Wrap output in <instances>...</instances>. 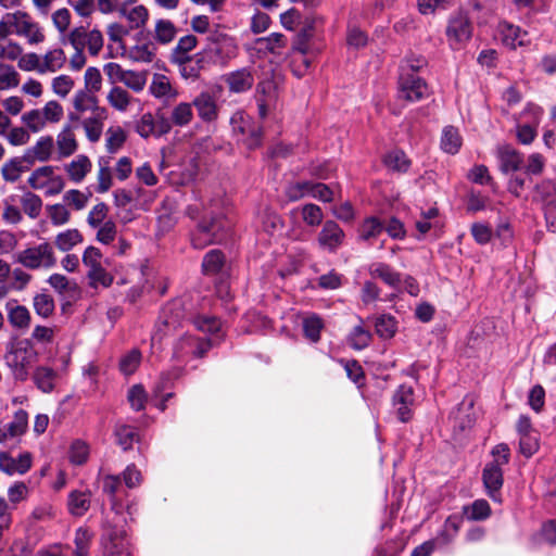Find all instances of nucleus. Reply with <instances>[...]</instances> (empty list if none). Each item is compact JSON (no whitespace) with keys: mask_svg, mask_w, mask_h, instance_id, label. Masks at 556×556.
Returning a JSON list of instances; mask_svg holds the SVG:
<instances>
[{"mask_svg":"<svg viewBox=\"0 0 556 556\" xmlns=\"http://www.w3.org/2000/svg\"><path fill=\"white\" fill-rule=\"evenodd\" d=\"M194 119V112L191 102H179L175 104L170 111L168 118L164 123L169 124V130L172 127L185 128L188 127Z\"/></svg>","mask_w":556,"mask_h":556,"instance_id":"cd10ccee","label":"nucleus"},{"mask_svg":"<svg viewBox=\"0 0 556 556\" xmlns=\"http://www.w3.org/2000/svg\"><path fill=\"white\" fill-rule=\"evenodd\" d=\"M472 401H464L459 407L452 413L451 418L454 420V426L459 427L462 430L471 427L473 422Z\"/></svg>","mask_w":556,"mask_h":556,"instance_id":"8fccbe9b","label":"nucleus"},{"mask_svg":"<svg viewBox=\"0 0 556 556\" xmlns=\"http://www.w3.org/2000/svg\"><path fill=\"white\" fill-rule=\"evenodd\" d=\"M15 262L28 269H50L56 265V257L53 245L41 242L20 251Z\"/></svg>","mask_w":556,"mask_h":556,"instance_id":"423d86ee","label":"nucleus"},{"mask_svg":"<svg viewBox=\"0 0 556 556\" xmlns=\"http://www.w3.org/2000/svg\"><path fill=\"white\" fill-rule=\"evenodd\" d=\"M400 97L410 102L419 101L428 94V86L416 74L402 73L400 78Z\"/></svg>","mask_w":556,"mask_h":556,"instance_id":"dca6fc26","label":"nucleus"},{"mask_svg":"<svg viewBox=\"0 0 556 556\" xmlns=\"http://www.w3.org/2000/svg\"><path fill=\"white\" fill-rule=\"evenodd\" d=\"M103 254L99 248L89 245L85 249L81 262L87 268L86 276L89 286L93 289L109 288L113 283V276L102 265Z\"/></svg>","mask_w":556,"mask_h":556,"instance_id":"39448f33","label":"nucleus"},{"mask_svg":"<svg viewBox=\"0 0 556 556\" xmlns=\"http://www.w3.org/2000/svg\"><path fill=\"white\" fill-rule=\"evenodd\" d=\"M198 43V39L193 35H186L181 37L174 51H173V59L176 63H184V61H189L188 53L192 51Z\"/></svg>","mask_w":556,"mask_h":556,"instance_id":"09e8293b","label":"nucleus"},{"mask_svg":"<svg viewBox=\"0 0 556 556\" xmlns=\"http://www.w3.org/2000/svg\"><path fill=\"white\" fill-rule=\"evenodd\" d=\"M462 526V517L453 515L446 518L442 529L437 534L435 544L441 547L448 545L456 538Z\"/></svg>","mask_w":556,"mask_h":556,"instance_id":"ea45409f","label":"nucleus"},{"mask_svg":"<svg viewBox=\"0 0 556 556\" xmlns=\"http://www.w3.org/2000/svg\"><path fill=\"white\" fill-rule=\"evenodd\" d=\"M414 405V391L412 387L400 386L393 395V407L401 421L406 422L412 418Z\"/></svg>","mask_w":556,"mask_h":556,"instance_id":"5701e85b","label":"nucleus"},{"mask_svg":"<svg viewBox=\"0 0 556 556\" xmlns=\"http://www.w3.org/2000/svg\"><path fill=\"white\" fill-rule=\"evenodd\" d=\"M8 317L11 325L15 328H26L30 323L29 311L22 305H12L8 307Z\"/></svg>","mask_w":556,"mask_h":556,"instance_id":"e2e57ef3","label":"nucleus"},{"mask_svg":"<svg viewBox=\"0 0 556 556\" xmlns=\"http://www.w3.org/2000/svg\"><path fill=\"white\" fill-rule=\"evenodd\" d=\"M89 453V445L85 441L77 439L71 444L68 452L70 462L74 465H83L87 462Z\"/></svg>","mask_w":556,"mask_h":556,"instance_id":"69168bd1","label":"nucleus"},{"mask_svg":"<svg viewBox=\"0 0 556 556\" xmlns=\"http://www.w3.org/2000/svg\"><path fill=\"white\" fill-rule=\"evenodd\" d=\"M522 115H529L531 122L529 124H517L516 136L520 143L530 144L536 137V127L541 122L543 110L539 105L528 104L522 112Z\"/></svg>","mask_w":556,"mask_h":556,"instance_id":"f3484780","label":"nucleus"},{"mask_svg":"<svg viewBox=\"0 0 556 556\" xmlns=\"http://www.w3.org/2000/svg\"><path fill=\"white\" fill-rule=\"evenodd\" d=\"M56 148L60 157H68L77 151L78 143L76 135L71 126H64L58 134Z\"/></svg>","mask_w":556,"mask_h":556,"instance_id":"e433bc0d","label":"nucleus"},{"mask_svg":"<svg viewBox=\"0 0 556 556\" xmlns=\"http://www.w3.org/2000/svg\"><path fill=\"white\" fill-rule=\"evenodd\" d=\"M11 34L10 29L0 23V59L17 61L23 53V47L17 41L9 38Z\"/></svg>","mask_w":556,"mask_h":556,"instance_id":"72a5a7b5","label":"nucleus"},{"mask_svg":"<svg viewBox=\"0 0 556 556\" xmlns=\"http://www.w3.org/2000/svg\"><path fill=\"white\" fill-rule=\"evenodd\" d=\"M94 229L96 240L101 244L110 245L117 237V225L113 219H108Z\"/></svg>","mask_w":556,"mask_h":556,"instance_id":"052dcab7","label":"nucleus"},{"mask_svg":"<svg viewBox=\"0 0 556 556\" xmlns=\"http://www.w3.org/2000/svg\"><path fill=\"white\" fill-rule=\"evenodd\" d=\"M176 35V28L169 20H157L155 23L154 38L157 42L169 43Z\"/></svg>","mask_w":556,"mask_h":556,"instance_id":"680f3d73","label":"nucleus"},{"mask_svg":"<svg viewBox=\"0 0 556 556\" xmlns=\"http://www.w3.org/2000/svg\"><path fill=\"white\" fill-rule=\"evenodd\" d=\"M230 124L233 132L242 136V141L249 149H254L261 144V127L247 113L242 111L233 113Z\"/></svg>","mask_w":556,"mask_h":556,"instance_id":"1a4fd4ad","label":"nucleus"},{"mask_svg":"<svg viewBox=\"0 0 556 556\" xmlns=\"http://www.w3.org/2000/svg\"><path fill=\"white\" fill-rule=\"evenodd\" d=\"M66 55L61 48L48 50L41 55V75L55 73L64 67Z\"/></svg>","mask_w":556,"mask_h":556,"instance_id":"58836bf2","label":"nucleus"},{"mask_svg":"<svg viewBox=\"0 0 556 556\" xmlns=\"http://www.w3.org/2000/svg\"><path fill=\"white\" fill-rule=\"evenodd\" d=\"M287 46V39L282 34L273 33L267 37L257 38L253 42L252 49L260 54L280 55Z\"/></svg>","mask_w":556,"mask_h":556,"instance_id":"a878e982","label":"nucleus"},{"mask_svg":"<svg viewBox=\"0 0 556 556\" xmlns=\"http://www.w3.org/2000/svg\"><path fill=\"white\" fill-rule=\"evenodd\" d=\"M90 199V193H85L78 189L67 190L63 194V202L66 206H71L76 211L84 210Z\"/></svg>","mask_w":556,"mask_h":556,"instance_id":"0e129e2a","label":"nucleus"},{"mask_svg":"<svg viewBox=\"0 0 556 556\" xmlns=\"http://www.w3.org/2000/svg\"><path fill=\"white\" fill-rule=\"evenodd\" d=\"M136 131L142 138L161 137L169 132V124L164 121L156 123L151 113H144L136 125Z\"/></svg>","mask_w":556,"mask_h":556,"instance_id":"c85d7f7f","label":"nucleus"},{"mask_svg":"<svg viewBox=\"0 0 556 556\" xmlns=\"http://www.w3.org/2000/svg\"><path fill=\"white\" fill-rule=\"evenodd\" d=\"M96 92L79 89L75 92L73 98V106L78 113H85L87 111H96V113L101 112L102 109L98 106V99L94 94Z\"/></svg>","mask_w":556,"mask_h":556,"instance_id":"79ce46f5","label":"nucleus"},{"mask_svg":"<svg viewBox=\"0 0 556 556\" xmlns=\"http://www.w3.org/2000/svg\"><path fill=\"white\" fill-rule=\"evenodd\" d=\"M498 168L504 175L519 170L523 164V155L510 144H498L495 149Z\"/></svg>","mask_w":556,"mask_h":556,"instance_id":"a211bd4d","label":"nucleus"},{"mask_svg":"<svg viewBox=\"0 0 556 556\" xmlns=\"http://www.w3.org/2000/svg\"><path fill=\"white\" fill-rule=\"evenodd\" d=\"M384 165L394 172L405 173L410 166V161L401 150H392L384 156Z\"/></svg>","mask_w":556,"mask_h":556,"instance_id":"864d4df0","label":"nucleus"},{"mask_svg":"<svg viewBox=\"0 0 556 556\" xmlns=\"http://www.w3.org/2000/svg\"><path fill=\"white\" fill-rule=\"evenodd\" d=\"M38 353L29 339H13L5 345L4 364L15 380L25 381Z\"/></svg>","mask_w":556,"mask_h":556,"instance_id":"f257e3e1","label":"nucleus"},{"mask_svg":"<svg viewBox=\"0 0 556 556\" xmlns=\"http://www.w3.org/2000/svg\"><path fill=\"white\" fill-rule=\"evenodd\" d=\"M375 328L380 338L390 339L396 332L397 323L393 316L383 314L376 319Z\"/></svg>","mask_w":556,"mask_h":556,"instance_id":"bf43d9fd","label":"nucleus"},{"mask_svg":"<svg viewBox=\"0 0 556 556\" xmlns=\"http://www.w3.org/2000/svg\"><path fill=\"white\" fill-rule=\"evenodd\" d=\"M91 492L89 490H73L67 496V509L74 517L84 516L91 505Z\"/></svg>","mask_w":556,"mask_h":556,"instance_id":"473e14b6","label":"nucleus"},{"mask_svg":"<svg viewBox=\"0 0 556 556\" xmlns=\"http://www.w3.org/2000/svg\"><path fill=\"white\" fill-rule=\"evenodd\" d=\"M96 191L98 193L108 192L113 185V176L111 172V160L106 156H100L98 160Z\"/></svg>","mask_w":556,"mask_h":556,"instance_id":"37998d69","label":"nucleus"},{"mask_svg":"<svg viewBox=\"0 0 556 556\" xmlns=\"http://www.w3.org/2000/svg\"><path fill=\"white\" fill-rule=\"evenodd\" d=\"M212 344L211 340H199L185 333L174 344V357L177 359H182L188 355L201 357L211 349Z\"/></svg>","mask_w":556,"mask_h":556,"instance_id":"9b49d317","label":"nucleus"},{"mask_svg":"<svg viewBox=\"0 0 556 556\" xmlns=\"http://www.w3.org/2000/svg\"><path fill=\"white\" fill-rule=\"evenodd\" d=\"M114 433L116 437L117 444L124 451L131 448L134 442L138 440V432H137L136 428L128 426V425H124V424L116 425Z\"/></svg>","mask_w":556,"mask_h":556,"instance_id":"603ef678","label":"nucleus"},{"mask_svg":"<svg viewBox=\"0 0 556 556\" xmlns=\"http://www.w3.org/2000/svg\"><path fill=\"white\" fill-rule=\"evenodd\" d=\"M118 14L128 22L129 29L141 28L149 20V10L143 4L130 7L123 2L118 8Z\"/></svg>","mask_w":556,"mask_h":556,"instance_id":"bb28decb","label":"nucleus"},{"mask_svg":"<svg viewBox=\"0 0 556 556\" xmlns=\"http://www.w3.org/2000/svg\"><path fill=\"white\" fill-rule=\"evenodd\" d=\"M368 270L372 278H379L389 287L400 289L401 275L390 265L384 263H372Z\"/></svg>","mask_w":556,"mask_h":556,"instance_id":"c9c22d12","label":"nucleus"},{"mask_svg":"<svg viewBox=\"0 0 556 556\" xmlns=\"http://www.w3.org/2000/svg\"><path fill=\"white\" fill-rule=\"evenodd\" d=\"M303 332L306 339L316 343L320 339V331L324 328L323 319L316 314L307 315L302 321Z\"/></svg>","mask_w":556,"mask_h":556,"instance_id":"de8ad7c7","label":"nucleus"},{"mask_svg":"<svg viewBox=\"0 0 556 556\" xmlns=\"http://www.w3.org/2000/svg\"><path fill=\"white\" fill-rule=\"evenodd\" d=\"M106 101L115 111L126 113L137 100L125 88L113 86L106 94Z\"/></svg>","mask_w":556,"mask_h":556,"instance_id":"f704fd0d","label":"nucleus"},{"mask_svg":"<svg viewBox=\"0 0 556 556\" xmlns=\"http://www.w3.org/2000/svg\"><path fill=\"white\" fill-rule=\"evenodd\" d=\"M149 92L159 100H174L178 96L177 89L172 85L170 79L163 74H154L149 86Z\"/></svg>","mask_w":556,"mask_h":556,"instance_id":"7c9ffc66","label":"nucleus"},{"mask_svg":"<svg viewBox=\"0 0 556 556\" xmlns=\"http://www.w3.org/2000/svg\"><path fill=\"white\" fill-rule=\"evenodd\" d=\"M446 39L452 50L463 49L472 36V24L469 17L464 13H456L448 20Z\"/></svg>","mask_w":556,"mask_h":556,"instance_id":"6e6552de","label":"nucleus"},{"mask_svg":"<svg viewBox=\"0 0 556 556\" xmlns=\"http://www.w3.org/2000/svg\"><path fill=\"white\" fill-rule=\"evenodd\" d=\"M27 413L18 410L11 421L0 427V443L21 437L27 428Z\"/></svg>","mask_w":556,"mask_h":556,"instance_id":"c756f323","label":"nucleus"},{"mask_svg":"<svg viewBox=\"0 0 556 556\" xmlns=\"http://www.w3.org/2000/svg\"><path fill=\"white\" fill-rule=\"evenodd\" d=\"M344 232L333 220H327L318 235V244L320 248L330 252L336 251L343 242Z\"/></svg>","mask_w":556,"mask_h":556,"instance_id":"4be33fe9","label":"nucleus"},{"mask_svg":"<svg viewBox=\"0 0 556 556\" xmlns=\"http://www.w3.org/2000/svg\"><path fill=\"white\" fill-rule=\"evenodd\" d=\"M141 352L138 349H132L124 354L119 359V370L125 376L132 375L141 363Z\"/></svg>","mask_w":556,"mask_h":556,"instance_id":"13d9d810","label":"nucleus"},{"mask_svg":"<svg viewBox=\"0 0 556 556\" xmlns=\"http://www.w3.org/2000/svg\"><path fill=\"white\" fill-rule=\"evenodd\" d=\"M210 220L203 218L192 233L191 242L195 249H203L212 243H219L225 238L227 224L220 215H213V210L206 213Z\"/></svg>","mask_w":556,"mask_h":556,"instance_id":"20e7f679","label":"nucleus"},{"mask_svg":"<svg viewBox=\"0 0 556 556\" xmlns=\"http://www.w3.org/2000/svg\"><path fill=\"white\" fill-rule=\"evenodd\" d=\"M533 201L541 202L544 206L547 224L551 213L556 211V184L552 179H544L534 187ZM553 231H556L555 222H551Z\"/></svg>","mask_w":556,"mask_h":556,"instance_id":"2eb2a0df","label":"nucleus"},{"mask_svg":"<svg viewBox=\"0 0 556 556\" xmlns=\"http://www.w3.org/2000/svg\"><path fill=\"white\" fill-rule=\"evenodd\" d=\"M254 74L252 67H241L226 73L223 76V81L230 93H243L252 89L255 81Z\"/></svg>","mask_w":556,"mask_h":556,"instance_id":"ddd939ff","label":"nucleus"},{"mask_svg":"<svg viewBox=\"0 0 556 556\" xmlns=\"http://www.w3.org/2000/svg\"><path fill=\"white\" fill-rule=\"evenodd\" d=\"M192 109L197 110L199 118L204 123H214L219 116V105L217 98L210 91H201L192 102Z\"/></svg>","mask_w":556,"mask_h":556,"instance_id":"4468645a","label":"nucleus"},{"mask_svg":"<svg viewBox=\"0 0 556 556\" xmlns=\"http://www.w3.org/2000/svg\"><path fill=\"white\" fill-rule=\"evenodd\" d=\"M257 106L261 118H265L278 105V88L275 81L264 80L257 86Z\"/></svg>","mask_w":556,"mask_h":556,"instance_id":"6ab92c4d","label":"nucleus"},{"mask_svg":"<svg viewBox=\"0 0 556 556\" xmlns=\"http://www.w3.org/2000/svg\"><path fill=\"white\" fill-rule=\"evenodd\" d=\"M497 34L503 45L509 49L515 50L518 47L530 45L528 31L511 23L501 22L497 26Z\"/></svg>","mask_w":556,"mask_h":556,"instance_id":"aec40b11","label":"nucleus"},{"mask_svg":"<svg viewBox=\"0 0 556 556\" xmlns=\"http://www.w3.org/2000/svg\"><path fill=\"white\" fill-rule=\"evenodd\" d=\"M20 77L13 65L0 62V90L16 88L20 85Z\"/></svg>","mask_w":556,"mask_h":556,"instance_id":"6e6d98bb","label":"nucleus"},{"mask_svg":"<svg viewBox=\"0 0 556 556\" xmlns=\"http://www.w3.org/2000/svg\"><path fill=\"white\" fill-rule=\"evenodd\" d=\"M192 321L194 327L203 333L218 334L222 332V321L214 316L197 315Z\"/></svg>","mask_w":556,"mask_h":556,"instance_id":"4d7b16f0","label":"nucleus"},{"mask_svg":"<svg viewBox=\"0 0 556 556\" xmlns=\"http://www.w3.org/2000/svg\"><path fill=\"white\" fill-rule=\"evenodd\" d=\"M126 141V132L121 126H111L105 132V148L111 154L116 153Z\"/></svg>","mask_w":556,"mask_h":556,"instance_id":"5fc2aeb1","label":"nucleus"},{"mask_svg":"<svg viewBox=\"0 0 556 556\" xmlns=\"http://www.w3.org/2000/svg\"><path fill=\"white\" fill-rule=\"evenodd\" d=\"M33 465V456L28 452L12 457L8 452H0V471L8 476L25 475Z\"/></svg>","mask_w":556,"mask_h":556,"instance_id":"412c9836","label":"nucleus"},{"mask_svg":"<svg viewBox=\"0 0 556 556\" xmlns=\"http://www.w3.org/2000/svg\"><path fill=\"white\" fill-rule=\"evenodd\" d=\"M12 34L22 37L29 46H38L46 40L42 26L25 11L7 13L0 21Z\"/></svg>","mask_w":556,"mask_h":556,"instance_id":"7ed1b4c3","label":"nucleus"},{"mask_svg":"<svg viewBox=\"0 0 556 556\" xmlns=\"http://www.w3.org/2000/svg\"><path fill=\"white\" fill-rule=\"evenodd\" d=\"M28 185L41 191L47 197L61 193L65 187V180L54 166L45 165L36 168L27 179Z\"/></svg>","mask_w":556,"mask_h":556,"instance_id":"0eeeda50","label":"nucleus"},{"mask_svg":"<svg viewBox=\"0 0 556 556\" xmlns=\"http://www.w3.org/2000/svg\"><path fill=\"white\" fill-rule=\"evenodd\" d=\"M125 54L132 62L151 63L155 56V47L151 41H137Z\"/></svg>","mask_w":556,"mask_h":556,"instance_id":"4c0bfd02","label":"nucleus"},{"mask_svg":"<svg viewBox=\"0 0 556 556\" xmlns=\"http://www.w3.org/2000/svg\"><path fill=\"white\" fill-rule=\"evenodd\" d=\"M53 146V139L50 136L40 137L27 153L40 162H46L51 156Z\"/></svg>","mask_w":556,"mask_h":556,"instance_id":"3c124183","label":"nucleus"},{"mask_svg":"<svg viewBox=\"0 0 556 556\" xmlns=\"http://www.w3.org/2000/svg\"><path fill=\"white\" fill-rule=\"evenodd\" d=\"M463 144L459 130L454 126H445L442 130L440 146L448 154H456Z\"/></svg>","mask_w":556,"mask_h":556,"instance_id":"c03bdc74","label":"nucleus"},{"mask_svg":"<svg viewBox=\"0 0 556 556\" xmlns=\"http://www.w3.org/2000/svg\"><path fill=\"white\" fill-rule=\"evenodd\" d=\"M122 84L134 92H141L147 85V73L127 70Z\"/></svg>","mask_w":556,"mask_h":556,"instance_id":"774afa93","label":"nucleus"},{"mask_svg":"<svg viewBox=\"0 0 556 556\" xmlns=\"http://www.w3.org/2000/svg\"><path fill=\"white\" fill-rule=\"evenodd\" d=\"M58 374L48 366H39L34 372V381L38 389L45 393H50L55 387Z\"/></svg>","mask_w":556,"mask_h":556,"instance_id":"49530a36","label":"nucleus"},{"mask_svg":"<svg viewBox=\"0 0 556 556\" xmlns=\"http://www.w3.org/2000/svg\"><path fill=\"white\" fill-rule=\"evenodd\" d=\"M23 163V160L20 157H13L7 161L1 168L3 179L10 182L16 181L24 170Z\"/></svg>","mask_w":556,"mask_h":556,"instance_id":"338daca9","label":"nucleus"},{"mask_svg":"<svg viewBox=\"0 0 556 556\" xmlns=\"http://www.w3.org/2000/svg\"><path fill=\"white\" fill-rule=\"evenodd\" d=\"M180 309H181V302L180 301H174L169 305H167L163 309V327L159 328L156 332L152 336V342H161L163 337L169 334L172 330L176 328V323L178 321V318L180 317Z\"/></svg>","mask_w":556,"mask_h":556,"instance_id":"393cba45","label":"nucleus"},{"mask_svg":"<svg viewBox=\"0 0 556 556\" xmlns=\"http://www.w3.org/2000/svg\"><path fill=\"white\" fill-rule=\"evenodd\" d=\"M492 462L483 469V483L488 495L495 502H501L500 490L503 485V467L509 463L510 450L507 444L501 443L493 447Z\"/></svg>","mask_w":556,"mask_h":556,"instance_id":"f03ea898","label":"nucleus"},{"mask_svg":"<svg viewBox=\"0 0 556 556\" xmlns=\"http://www.w3.org/2000/svg\"><path fill=\"white\" fill-rule=\"evenodd\" d=\"M91 160L85 154L76 155L70 163L64 165V170L71 181L80 184L91 172Z\"/></svg>","mask_w":556,"mask_h":556,"instance_id":"2f4dec72","label":"nucleus"},{"mask_svg":"<svg viewBox=\"0 0 556 556\" xmlns=\"http://www.w3.org/2000/svg\"><path fill=\"white\" fill-rule=\"evenodd\" d=\"M105 118V110L96 113L94 115L87 117L83 121V128L86 137L90 142H97L100 140L103 131V121Z\"/></svg>","mask_w":556,"mask_h":556,"instance_id":"a18cd8bd","label":"nucleus"},{"mask_svg":"<svg viewBox=\"0 0 556 556\" xmlns=\"http://www.w3.org/2000/svg\"><path fill=\"white\" fill-rule=\"evenodd\" d=\"M103 556H130L128 542L123 531L109 530L102 539Z\"/></svg>","mask_w":556,"mask_h":556,"instance_id":"b1692460","label":"nucleus"},{"mask_svg":"<svg viewBox=\"0 0 556 556\" xmlns=\"http://www.w3.org/2000/svg\"><path fill=\"white\" fill-rule=\"evenodd\" d=\"M211 40L210 52L215 56L217 62L226 64L237 58L239 47L233 37L226 34H216L212 36Z\"/></svg>","mask_w":556,"mask_h":556,"instance_id":"f8f14e48","label":"nucleus"},{"mask_svg":"<svg viewBox=\"0 0 556 556\" xmlns=\"http://www.w3.org/2000/svg\"><path fill=\"white\" fill-rule=\"evenodd\" d=\"M70 43L74 49L87 48L91 55H97L103 47V36L100 30H86L83 27L75 28L68 36Z\"/></svg>","mask_w":556,"mask_h":556,"instance_id":"9d476101","label":"nucleus"},{"mask_svg":"<svg viewBox=\"0 0 556 556\" xmlns=\"http://www.w3.org/2000/svg\"><path fill=\"white\" fill-rule=\"evenodd\" d=\"M83 241V233L76 228H70L59 232L54 237L53 243L61 252H70Z\"/></svg>","mask_w":556,"mask_h":556,"instance_id":"a19ab883","label":"nucleus"}]
</instances>
